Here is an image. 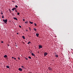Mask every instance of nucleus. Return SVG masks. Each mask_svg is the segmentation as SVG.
<instances>
[{
    "label": "nucleus",
    "instance_id": "1",
    "mask_svg": "<svg viewBox=\"0 0 73 73\" xmlns=\"http://www.w3.org/2000/svg\"><path fill=\"white\" fill-rule=\"evenodd\" d=\"M3 22L7 24V19H3Z\"/></svg>",
    "mask_w": 73,
    "mask_h": 73
},
{
    "label": "nucleus",
    "instance_id": "2",
    "mask_svg": "<svg viewBox=\"0 0 73 73\" xmlns=\"http://www.w3.org/2000/svg\"><path fill=\"white\" fill-rule=\"evenodd\" d=\"M56 53H55L54 54L55 57H56L58 58V55L57 54H56Z\"/></svg>",
    "mask_w": 73,
    "mask_h": 73
},
{
    "label": "nucleus",
    "instance_id": "3",
    "mask_svg": "<svg viewBox=\"0 0 73 73\" xmlns=\"http://www.w3.org/2000/svg\"><path fill=\"white\" fill-rule=\"evenodd\" d=\"M47 54H48L47 52H45V53H44V56H46Z\"/></svg>",
    "mask_w": 73,
    "mask_h": 73
},
{
    "label": "nucleus",
    "instance_id": "4",
    "mask_svg": "<svg viewBox=\"0 0 73 73\" xmlns=\"http://www.w3.org/2000/svg\"><path fill=\"white\" fill-rule=\"evenodd\" d=\"M39 49H40V48H42V46L40 45L39 46Z\"/></svg>",
    "mask_w": 73,
    "mask_h": 73
},
{
    "label": "nucleus",
    "instance_id": "5",
    "mask_svg": "<svg viewBox=\"0 0 73 73\" xmlns=\"http://www.w3.org/2000/svg\"><path fill=\"white\" fill-rule=\"evenodd\" d=\"M48 69H49V70H50V71H52V69H51V68L50 67H48Z\"/></svg>",
    "mask_w": 73,
    "mask_h": 73
},
{
    "label": "nucleus",
    "instance_id": "6",
    "mask_svg": "<svg viewBox=\"0 0 73 73\" xmlns=\"http://www.w3.org/2000/svg\"><path fill=\"white\" fill-rule=\"evenodd\" d=\"M19 71H21L22 70V68H19Z\"/></svg>",
    "mask_w": 73,
    "mask_h": 73
},
{
    "label": "nucleus",
    "instance_id": "7",
    "mask_svg": "<svg viewBox=\"0 0 73 73\" xmlns=\"http://www.w3.org/2000/svg\"><path fill=\"white\" fill-rule=\"evenodd\" d=\"M39 34L38 33H36V35L37 37H38L39 36Z\"/></svg>",
    "mask_w": 73,
    "mask_h": 73
},
{
    "label": "nucleus",
    "instance_id": "8",
    "mask_svg": "<svg viewBox=\"0 0 73 73\" xmlns=\"http://www.w3.org/2000/svg\"><path fill=\"white\" fill-rule=\"evenodd\" d=\"M15 9H17V8H16L14 7V8L12 9V10H13V11H14Z\"/></svg>",
    "mask_w": 73,
    "mask_h": 73
},
{
    "label": "nucleus",
    "instance_id": "9",
    "mask_svg": "<svg viewBox=\"0 0 73 73\" xmlns=\"http://www.w3.org/2000/svg\"><path fill=\"white\" fill-rule=\"evenodd\" d=\"M4 58H7V55H5L4 56Z\"/></svg>",
    "mask_w": 73,
    "mask_h": 73
},
{
    "label": "nucleus",
    "instance_id": "10",
    "mask_svg": "<svg viewBox=\"0 0 73 73\" xmlns=\"http://www.w3.org/2000/svg\"><path fill=\"white\" fill-rule=\"evenodd\" d=\"M14 19H15L16 20H18V19L16 17H14Z\"/></svg>",
    "mask_w": 73,
    "mask_h": 73
},
{
    "label": "nucleus",
    "instance_id": "11",
    "mask_svg": "<svg viewBox=\"0 0 73 73\" xmlns=\"http://www.w3.org/2000/svg\"><path fill=\"white\" fill-rule=\"evenodd\" d=\"M31 55H32V56H35V54L33 53H31Z\"/></svg>",
    "mask_w": 73,
    "mask_h": 73
},
{
    "label": "nucleus",
    "instance_id": "12",
    "mask_svg": "<svg viewBox=\"0 0 73 73\" xmlns=\"http://www.w3.org/2000/svg\"><path fill=\"white\" fill-rule=\"evenodd\" d=\"M28 22H29L28 21H27L25 22V23L26 24H28Z\"/></svg>",
    "mask_w": 73,
    "mask_h": 73
},
{
    "label": "nucleus",
    "instance_id": "13",
    "mask_svg": "<svg viewBox=\"0 0 73 73\" xmlns=\"http://www.w3.org/2000/svg\"><path fill=\"white\" fill-rule=\"evenodd\" d=\"M22 38H23V39H25V36H22Z\"/></svg>",
    "mask_w": 73,
    "mask_h": 73
},
{
    "label": "nucleus",
    "instance_id": "14",
    "mask_svg": "<svg viewBox=\"0 0 73 73\" xmlns=\"http://www.w3.org/2000/svg\"><path fill=\"white\" fill-rule=\"evenodd\" d=\"M6 68H9V66H6Z\"/></svg>",
    "mask_w": 73,
    "mask_h": 73
},
{
    "label": "nucleus",
    "instance_id": "15",
    "mask_svg": "<svg viewBox=\"0 0 73 73\" xmlns=\"http://www.w3.org/2000/svg\"><path fill=\"white\" fill-rule=\"evenodd\" d=\"M34 29L35 30V31H36V29H35V28H34Z\"/></svg>",
    "mask_w": 73,
    "mask_h": 73
},
{
    "label": "nucleus",
    "instance_id": "16",
    "mask_svg": "<svg viewBox=\"0 0 73 73\" xmlns=\"http://www.w3.org/2000/svg\"><path fill=\"white\" fill-rule=\"evenodd\" d=\"M31 42L30 41H29L27 43L28 44H29L30 43H31Z\"/></svg>",
    "mask_w": 73,
    "mask_h": 73
},
{
    "label": "nucleus",
    "instance_id": "17",
    "mask_svg": "<svg viewBox=\"0 0 73 73\" xmlns=\"http://www.w3.org/2000/svg\"><path fill=\"white\" fill-rule=\"evenodd\" d=\"M28 58H29V59H31V57H30V56H29Z\"/></svg>",
    "mask_w": 73,
    "mask_h": 73
},
{
    "label": "nucleus",
    "instance_id": "18",
    "mask_svg": "<svg viewBox=\"0 0 73 73\" xmlns=\"http://www.w3.org/2000/svg\"><path fill=\"white\" fill-rule=\"evenodd\" d=\"M15 7H16V8H17V7H18L17 5H16Z\"/></svg>",
    "mask_w": 73,
    "mask_h": 73
},
{
    "label": "nucleus",
    "instance_id": "19",
    "mask_svg": "<svg viewBox=\"0 0 73 73\" xmlns=\"http://www.w3.org/2000/svg\"><path fill=\"white\" fill-rule=\"evenodd\" d=\"M30 23H31V24H33V22H31V21L30 22Z\"/></svg>",
    "mask_w": 73,
    "mask_h": 73
},
{
    "label": "nucleus",
    "instance_id": "20",
    "mask_svg": "<svg viewBox=\"0 0 73 73\" xmlns=\"http://www.w3.org/2000/svg\"><path fill=\"white\" fill-rule=\"evenodd\" d=\"M4 16H2V18L3 19H4Z\"/></svg>",
    "mask_w": 73,
    "mask_h": 73
},
{
    "label": "nucleus",
    "instance_id": "21",
    "mask_svg": "<svg viewBox=\"0 0 73 73\" xmlns=\"http://www.w3.org/2000/svg\"><path fill=\"white\" fill-rule=\"evenodd\" d=\"M19 14H20V13H17L18 15H19Z\"/></svg>",
    "mask_w": 73,
    "mask_h": 73
},
{
    "label": "nucleus",
    "instance_id": "22",
    "mask_svg": "<svg viewBox=\"0 0 73 73\" xmlns=\"http://www.w3.org/2000/svg\"><path fill=\"white\" fill-rule=\"evenodd\" d=\"M35 26H36L37 25L36 24V23H35Z\"/></svg>",
    "mask_w": 73,
    "mask_h": 73
},
{
    "label": "nucleus",
    "instance_id": "23",
    "mask_svg": "<svg viewBox=\"0 0 73 73\" xmlns=\"http://www.w3.org/2000/svg\"><path fill=\"white\" fill-rule=\"evenodd\" d=\"M21 67H22V68H24V69H25V68H24L23 66H22Z\"/></svg>",
    "mask_w": 73,
    "mask_h": 73
},
{
    "label": "nucleus",
    "instance_id": "24",
    "mask_svg": "<svg viewBox=\"0 0 73 73\" xmlns=\"http://www.w3.org/2000/svg\"><path fill=\"white\" fill-rule=\"evenodd\" d=\"M25 58V59H26V60H28V59H27V58Z\"/></svg>",
    "mask_w": 73,
    "mask_h": 73
},
{
    "label": "nucleus",
    "instance_id": "25",
    "mask_svg": "<svg viewBox=\"0 0 73 73\" xmlns=\"http://www.w3.org/2000/svg\"><path fill=\"white\" fill-rule=\"evenodd\" d=\"M18 58L19 59V60H20V57H18Z\"/></svg>",
    "mask_w": 73,
    "mask_h": 73
},
{
    "label": "nucleus",
    "instance_id": "26",
    "mask_svg": "<svg viewBox=\"0 0 73 73\" xmlns=\"http://www.w3.org/2000/svg\"><path fill=\"white\" fill-rule=\"evenodd\" d=\"M23 21H25V19H23Z\"/></svg>",
    "mask_w": 73,
    "mask_h": 73
},
{
    "label": "nucleus",
    "instance_id": "27",
    "mask_svg": "<svg viewBox=\"0 0 73 73\" xmlns=\"http://www.w3.org/2000/svg\"><path fill=\"white\" fill-rule=\"evenodd\" d=\"M19 28H21V26H19Z\"/></svg>",
    "mask_w": 73,
    "mask_h": 73
},
{
    "label": "nucleus",
    "instance_id": "28",
    "mask_svg": "<svg viewBox=\"0 0 73 73\" xmlns=\"http://www.w3.org/2000/svg\"><path fill=\"white\" fill-rule=\"evenodd\" d=\"M1 43H3V41H1Z\"/></svg>",
    "mask_w": 73,
    "mask_h": 73
},
{
    "label": "nucleus",
    "instance_id": "29",
    "mask_svg": "<svg viewBox=\"0 0 73 73\" xmlns=\"http://www.w3.org/2000/svg\"><path fill=\"white\" fill-rule=\"evenodd\" d=\"M29 29H30V31H31V29H30L31 28H29Z\"/></svg>",
    "mask_w": 73,
    "mask_h": 73
},
{
    "label": "nucleus",
    "instance_id": "30",
    "mask_svg": "<svg viewBox=\"0 0 73 73\" xmlns=\"http://www.w3.org/2000/svg\"><path fill=\"white\" fill-rule=\"evenodd\" d=\"M15 11L16 12H17V9H16V10H15Z\"/></svg>",
    "mask_w": 73,
    "mask_h": 73
},
{
    "label": "nucleus",
    "instance_id": "31",
    "mask_svg": "<svg viewBox=\"0 0 73 73\" xmlns=\"http://www.w3.org/2000/svg\"><path fill=\"white\" fill-rule=\"evenodd\" d=\"M3 12L1 13V14H3Z\"/></svg>",
    "mask_w": 73,
    "mask_h": 73
},
{
    "label": "nucleus",
    "instance_id": "32",
    "mask_svg": "<svg viewBox=\"0 0 73 73\" xmlns=\"http://www.w3.org/2000/svg\"><path fill=\"white\" fill-rule=\"evenodd\" d=\"M12 58L13 59H14V57H12Z\"/></svg>",
    "mask_w": 73,
    "mask_h": 73
},
{
    "label": "nucleus",
    "instance_id": "33",
    "mask_svg": "<svg viewBox=\"0 0 73 73\" xmlns=\"http://www.w3.org/2000/svg\"><path fill=\"white\" fill-rule=\"evenodd\" d=\"M16 58H14V60H16Z\"/></svg>",
    "mask_w": 73,
    "mask_h": 73
},
{
    "label": "nucleus",
    "instance_id": "34",
    "mask_svg": "<svg viewBox=\"0 0 73 73\" xmlns=\"http://www.w3.org/2000/svg\"><path fill=\"white\" fill-rule=\"evenodd\" d=\"M15 46H16V47H17V45H15Z\"/></svg>",
    "mask_w": 73,
    "mask_h": 73
},
{
    "label": "nucleus",
    "instance_id": "35",
    "mask_svg": "<svg viewBox=\"0 0 73 73\" xmlns=\"http://www.w3.org/2000/svg\"><path fill=\"white\" fill-rule=\"evenodd\" d=\"M17 34H19V33H17Z\"/></svg>",
    "mask_w": 73,
    "mask_h": 73
},
{
    "label": "nucleus",
    "instance_id": "36",
    "mask_svg": "<svg viewBox=\"0 0 73 73\" xmlns=\"http://www.w3.org/2000/svg\"><path fill=\"white\" fill-rule=\"evenodd\" d=\"M8 46H9V45L8 44Z\"/></svg>",
    "mask_w": 73,
    "mask_h": 73
},
{
    "label": "nucleus",
    "instance_id": "37",
    "mask_svg": "<svg viewBox=\"0 0 73 73\" xmlns=\"http://www.w3.org/2000/svg\"><path fill=\"white\" fill-rule=\"evenodd\" d=\"M26 31H28V30H27Z\"/></svg>",
    "mask_w": 73,
    "mask_h": 73
},
{
    "label": "nucleus",
    "instance_id": "38",
    "mask_svg": "<svg viewBox=\"0 0 73 73\" xmlns=\"http://www.w3.org/2000/svg\"><path fill=\"white\" fill-rule=\"evenodd\" d=\"M14 2H15V1H14Z\"/></svg>",
    "mask_w": 73,
    "mask_h": 73
},
{
    "label": "nucleus",
    "instance_id": "39",
    "mask_svg": "<svg viewBox=\"0 0 73 73\" xmlns=\"http://www.w3.org/2000/svg\"><path fill=\"white\" fill-rule=\"evenodd\" d=\"M30 37H31V36H30Z\"/></svg>",
    "mask_w": 73,
    "mask_h": 73
}]
</instances>
